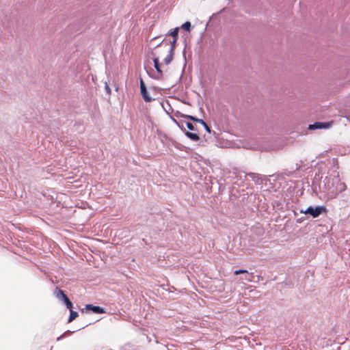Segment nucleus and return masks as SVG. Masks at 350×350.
<instances>
[{
	"label": "nucleus",
	"mask_w": 350,
	"mask_h": 350,
	"mask_svg": "<svg viewBox=\"0 0 350 350\" xmlns=\"http://www.w3.org/2000/svg\"><path fill=\"white\" fill-rule=\"evenodd\" d=\"M187 127L189 129V130H194V126L192 123L191 122H187Z\"/></svg>",
	"instance_id": "2eb2a0df"
},
{
	"label": "nucleus",
	"mask_w": 350,
	"mask_h": 350,
	"mask_svg": "<svg viewBox=\"0 0 350 350\" xmlns=\"http://www.w3.org/2000/svg\"><path fill=\"white\" fill-rule=\"evenodd\" d=\"M185 135L189 138L190 139H191L192 141H194V142H197L198 140H199V136L198 135V134L195 133H191L189 131H186L185 132Z\"/></svg>",
	"instance_id": "1a4fd4ad"
},
{
	"label": "nucleus",
	"mask_w": 350,
	"mask_h": 350,
	"mask_svg": "<svg viewBox=\"0 0 350 350\" xmlns=\"http://www.w3.org/2000/svg\"><path fill=\"white\" fill-rule=\"evenodd\" d=\"M324 208L323 206H317V207H312L309 206L307 208L306 210L304 211H301V213H304V214H309L312 216V217L315 218L319 217L322 211H323Z\"/></svg>",
	"instance_id": "f03ea898"
},
{
	"label": "nucleus",
	"mask_w": 350,
	"mask_h": 350,
	"mask_svg": "<svg viewBox=\"0 0 350 350\" xmlns=\"http://www.w3.org/2000/svg\"><path fill=\"white\" fill-rule=\"evenodd\" d=\"M181 27L187 31H190V30H191L190 22H189V21L185 22V23H183Z\"/></svg>",
	"instance_id": "ddd939ff"
},
{
	"label": "nucleus",
	"mask_w": 350,
	"mask_h": 350,
	"mask_svg": "<svg viewBox=\"0 0 350 350\" xmlns=\"http://www.w3.org/2000/svg\"><path fill=\"white\" fill-rule=\"evenodd\" d=\"M56 296L59 299H62L63 301L65 299V297H67L66 295L64 293L63 291L58 289L56 291Z\"/></svg>",
	"instance_id": "9d476101"
},
{
	"label": "nucleus",
	"mask_w": 350,
	"mask_h": 350,
	"mask_svg": "<svg viewBox=\"0 0 350 350\" xmlns=\"http://www.w3.org/2000/svg\"><path fill=\"white\" fill-rule=\"evenodd\" d=\"M178 29V27H176L168 33V35L172 36L174 38V40L171 45L170 46H167L165 49V51L167 53V54L166 57L164 58V62L166 65L170 64L173 59L174 51L175 49V44L177 41Z\"/></svg>",
	"instance_id": "f257e3e1"
},
{
	"label": "nucleus",
	"mask_w": 350,
	"mask_h": 350,
	"mask_svg": "<svg viewBox=\"0 0 350 350\" xmlns=\"http://www.w3.org/2000/svg\"><path fill=\"white\" fill-rule=\"evenodd\" d=\"M187 118L195 121V122H199L200 124H201L202 125V126H204V128L208 133H211V129H210L209 126L207 125V124L203 120L196 118L191 116H187Z\"/></svg>",
	"instance_id": "0eeeda50"
},
{
	"label": "nucleus",
	"mask_w": 350,
	"mask_h": 350,
	"mask_svg": "<svg viewBox=\"0 0 350 350\" xmlns=\"http://www.w3.org/2000/svg\"><path fill=\"white\" fill-rule=\"evenodd\" d=\"M85 309L88 310H92L94 313H96V314H102V313L105 312L104 308H103L100 306H93L92 304L86 305Z\"/></svg>",
	"instance_id": "39448f33"
},
{
	"label": "nucleus",
	"mask_w": 350,
	"mask_h": 350,
	"mask_svg": "<svg viewBox=\"0 0 350 350\" xmlns=\"http://www.w3.org/2000/svg\"><path fill=\"white\" fill-rule=\"evenodd\" d=\"M153 62H154V66L155 69L157 70L158 74L159 75H162V70L161 69V66L159 64V57H154L153 59Z\"/></svg>",
	"instance_id": "6e6552de"
},
{
	"label": "nucleus",
	"mask_w": 350,
	"mask_h": 350,
	"mask_svg": "<svg viewBox=\"0 0 350 350\" xmlns=\"http://www.w3.org/2000/svg\"><path fill=\"white\" fill-rule=\"evenodd\" d=\"M78 316V313L72 310H70V316L68 318V322L72 321L77 317Z\"/></svg>",
	"instance_id": "9b49d317"
},
{
	"label": "nucleus",
	"mask_w": 350,
	"mask_h": 350,
	"mask_svg": "<svg viewBox=\"0 0 350 350\" xmlns=\"http://www.w3.org/2000/svg\"><path fill=\"white\" fill-rule=\"evenodd\" d=\"M234 273L235 275H239V274H241V273L244 274V275L241 278L242 280H246L247 282H252V281L253 274L252 273H249L247 270H245V269L235 270Z\"/></svg>",
	"instance_id": "20e7f679"
},
{
	"label": "nucleus",
	"mask_w": 350,
	"mask_h": 350,
	"mask_svg": "<svg viewBox=\"0 0 350 350\" xmlns=\"http://www.w3.org/2000/svg\"><path fill=\"white\" fill-rule=\"evenodd\" d=\"M140 91L141 94L146 102H150L152 100V98L150 96L142 80L140 81Z\"/></svg>",
	"instance_id": "7ed1b4c3"
},
{
	"label": "nucleus",
	"mask_w": 350,
	"mask_h": 350,
	"mask_svg": "<svg viewBox=\"0 0 350 350\" xmlns=\"http://www.w3.org/2000/svg\"><path fill=\"white\" fill-rule=\"evenodd\" d=\"M105 90L106 92H107L109 95H110V94H111V88H110V87H109V83H108L107 82H105Z\"/></svg>",
	"instance_id": "4468645a"
},
{
	"label": "nucleus",
	"mask_w": 350,
	"mask_h": 350,
	"mask_svg": "<svg viewBox=\"0 0 350 350\" xmlns=\"http://www.w3.org/2000/svg\"><path fill=\"white\" fill-rule=\"evenodd\" d=\"M330 126L329 123H323V122H315L313 124L309 125L310 129H327Z\"/></svg>",
	"instance_id": "423d86ee"
},
{
	"label": "nucleus",
	"mask_w": 350,
	"mask_h": 350,
	"mask_svg": "<svg viewBox=\"0 0 350 350\" xmlns=\"http://www.w3.org/2000/svg\"><path fill=\"white\" fill-rule=\"evenodd\" d=\"M64 303L65 304V305L66 306V308H68L70 310H72V302L69 300V299L68 298V297H65V299L63 301Z\"/></svg>",
	"instance_id": "f8f14e48"
}]
</instances>
